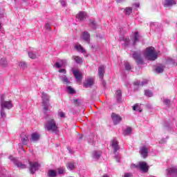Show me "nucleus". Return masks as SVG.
Here are the masks:
<instances>
[{
	"label": "nucleus",
	"instance_id": "obj_1",
	"mask_svg": "<svg viewBox=\"0 0 177 177\" xmlns=\"http://www.w3.org/2000/svg\"><path fill=\"white\" fill-rule=\"evenodd\" d=\"M44 128L48 132H56L57 131V124L53 118H47L46 122L44 124Z\"/></svg>",
	"mask_w": 177,
	"mask_h": 177
},
{
	"label": "nucleus",
	"instance_id": "obj_2",
	"mask_svg": "<svg viewBox=\"0 0 177 177\" xmlns=\"http://www.w3.org/2000/svg\"><path fill=\"white\" fill-rule=\"evenodd\" d=\"M144 56L147 60H151L152 62L157 59V53L154 50V48L149 47L146 48L144 52Z\"/></svg>",
	"mask_w": 177,
	"mask_h": 177
},
{
	"label": "nucleus",
	"instance_id": "obj_3",
	"mask_svg": "<svg viewBox=\"0 0 177 177\" xmlns=\"http://www.w3.org/2000/svg\"><path fill=\"white\" fill-rule=\"evenodd\" d=\"M0 104L1 109H7L8 110H10L12 107H13V103L12 101H6L5 100V95L2 94L0 95Z\"/></svg>",
	"mask_w": 177,
	"mask_h": 177
},
{
	"label": "nucleus",
	"instance_id": "obj_4",
	"mask_svg": "<svg viewBox=\"0 0 177 177\" xmlns=\"http://www.w3.org/2000/svg\"><path fill=\"white\" fill-rule=\"evenodd\" d=\"M41 99H42L43 109L44 110V113H46V111L49 110V107L50 106V104H49L50 97L48 96V94L43 92L41 93Z\"/></svg>",
	"mask_w": 177,
	"mask_h": 177
},
{
	"label": "nucleus",
	"instance_id": "obj_5",
	"mask_svg": "<svg viewBox=\"0 0 177 177\" xmlns=\"http://www.w3.org/2000/svg\"><path fill=\"white\" fill-rule=\"evenodd\" d=\"M72 73L75 76V78L76 79L77 82H78L80 85H81V84H82V73H81V71L73 68Z\"/></svg>",
	"mask_w": 177,
	"mask_h": 177
},
{
	"label": "nucleus",
	"instance_id": "obj_6",
	"mask_svg": "<svg viewBox=\"0 0 177 177\" xmlns=\"http://www.w3.org/2000/svg\"><path fill=\"white\" fill-rule=\"evenodd\" d=\"M133 59H134L137 64H143V58H142L140 52H134L133 54Z\"/></svg>",
	"mask_w": 177,
	"mask_h": 177
},
{
	"label": "nucleus",
	"instance_id": "obj_7",
	"mask_svg": "<svg viewBox=\"0 0 177 177\" xmlns=\"http://www.w3.org/2000/svg\"><path fill=\"white\" fill-rule=\"evenodd\" d=\"M29 165L31 174H35V171H38V169H39V167H41L39 163L37 162H29Z\"/></svg>",
	"mask_w": 177,
	"mask_h": 177
},
{
	"label": "nucleus",
	"instance_id": "obj_8",
	"mask_svg": "<svg viewBox=\"0 0 177 177\" xmlns=\"http://www.w3.org/2000/svg\"><path fill=\"white\" fill-rule=\"evenodd\" d=\"M136 168H139L142 172L149 171V166L146 162H140L139 165L135 166Z\"/></svg>",
	"mask_w": 177,
	"mask_h": 177
},
{
	"label": "nucleus",
	"instance_id": "obj_9",
	"mask_svg": "<svg viewBox=\"0 0 177 177\" xmlns=\"http://www.w3.org/2000/svg\"><path fill=\"white\" fill-rule=\"evenodd\" d=\"M9 158L18 167V168H20L21 169H25V168H27V166L24 164H22L21 162L17 161L16 158H15L13 156H9Z\"/></svg>",
	"mask_w": 177,
	"mask_h": 177
},
{
	"label": "nucleus",
	"instance_id": "obj_10",
	"mask_svg": "<svg viewBox=\"0 0 177 177\" xmlns=\"http://www.w3.org/2000/svg\"><path fill=\"white\" fill-rule=\"evenodd\" d=\"M93 84H95V79L93 77H88L83 83V86L84 88H91Z\"/></svg>",
	"mask_w": 177,
	"mask_h": 177
},
{
	"label": "nucleus",
	"instance_id": "obj_11",
	"mask_svg": "<svg viewBox=\"0 0 177 177\" xmlns=\"http://www.w3.org/2000/svg\"><path fill=\"white\" fill-rule=\"evenodd\" d=\"M140 154H141L142 157L143 158H147V157L149 156V147L146 146H143L140 148Z\"/></svg>",
	"mask_w": 177,
	"mask_h": 177
},
{
	"label": "nucleus",
	"instance_id": "obj_12",
	"mask_svg": "<svg viewBox=\"0 0 177 177\" xmlns=\"http://www.w3.org/2000/svg\"><path fill=\"white\" fill-rule=\"evenodd\" d=\"M111 118L114 122L115 125H117V124H120V122L122 121V118L119 115H117L114 113L111 114Z\"/></svg>",
	"mask_w": 177,
	"mask_h": 177
},
{
	"label": "nucleus",
	"instance_id": "obj_13",
	"mask_svg": "<svg viewBox=\"0 0 177 177\" xmlns=\"http://www.w3.org/2000/svg\"><path fill=\"white\" fill-rule=\"evenodd\" d=\"M111 146L113 149V153L115 154L118 150H120V145H118V141L115 138L111 140Z\"/></svg>",
	"mask_w": 177,
	"mask_h": 177
},
{
	"label": "nucleus",
	"instance_id": "obj_14",
	"mask_svg": "<svg viewBox=\"0 0 177 177\" xmlns=\"http://www.w3.org/2000/svg\"><path fill=\"white\" fill-rule=\"evenodd\" d=\"M81 39L85 41V42H87V44H89L91 42V35L88 32L84 31L82 33Z\"/></svg>",
	"mask_w": 177,
	"mask_h": 177
},
{
	"label": "nucleus",
	"instance_id": "obj_15",
	"mask_svg": "<svg viewBox=\"0 0 177 177\" xmlns=\"http://www.w3.org/2000/svg\"><path fill=\"white\" fill-rule=\"evenodd\" d=\"M174 5H176V1L175 0H164L163 6L165 8H169V6H172Z\"/></svg>",
	"mask_w": 177,
	"mask_h": 177
},
{
	"label": "nucleus",
	"instance_id": "obj_16",
	"mask_svg": "<svg viewBox=\"0 0 177 177\" xmlns=\"http://www.w3.org/2000/svg\"><path fill=\"white\" fill-rule=\"evenodd\" d=\"M105 70L106 67L104 65H101L98 68V75L101 80L103 79V77H104Z\"/></svg>",
	"mask_w": 177,
	"mask_h": 177
},
{
	"label": "nucleus",
	"instance_id": "obj_17",
	"mask_svg": "<svg viewBox=\"0 0 177 177\" xmlns=\"http://www.w3.org/2000/svg\"><path fill=\"white\" fill-rule=\"evenodd\" d=\"M119 41L121 42L122 41H123L124 44V46H128L129 45V42H131V40L129 39V37H122L121 36L119 38Z\"/></svg>",
	"mask_w": 177,
	"mask_h": 177
},
{
	"label": "nucleus",
	"instance_id": "obj_18",
	"mask_svg": "<svg viewBox=\"0 0 177 177\" xmlns=\"http://www.w3.org/2000/svg\"><path fill=\"white\" fill-rule=\"evenodd\" d=\"M39 138H41V136L38 133H33L31 134L30 140V142H38V140H39Z\"/></svg>",
	"mask_w": 177,
	"mask_h": 177
},
{
	"label": "nucleus",
	"instance_id": "obj_19",
	"mask_svg": "<svg viewBox=\"0 0 177 177\" xmlns=\"http://www.w3.org/2000/svg\"><path fill=\"white\" fill-rule=\"evenodd\" d=\"M131 39L133 41V45H135L136 42H139V39H140V35H139V33L138 32H135Z\"/></svg>",
	"mask_w": 177,
	"mask_h": 177
},
{
	"label": "nucleus",
	"instance_id": "obj_20",
	"mask_svg": "<svg viewBox=\"0 0 177 177\" xmlns=\"http://www.w3.org/2000/svg\"><path fill=\"white\" fill-rule=\"evenodd\" d=\"M76 17L82 21V20H84L86 17V12L81 11L76 15Z\"/></svg>",
	"mask_w": 177,
	"mask_h": 177
},
{
	"label": "nucleus",
	"instance_id": "obj_21",
	"mask_svg": "<svg viewBox=\"0 0 177 177\" xmlns=\"http://www.w3.org/2000/svg\"><path fill=\"white\" fill-rule=\"evenodd\" d=\"M21 139L23 145H27V142H28V137L27 135H26V133H22L21 134Z\"/></svg>",
	"mask_w": 177,
	"mask_h": 177
},
{
	"label": "nucleus",
	"instance_id": "obj_22",
	"mask_svg": "<svg viewBox=\"0 0 177 177\" xmlns=\"http://www.w3.org/2000/svg\"><path fill=\"white\" fill-rule=\"evenodd\" d=\"M165 68V66L160 64L156 68V71L158 74H161V73H164V69Z\"/></svg>",
	"mask_w": 177,
	"mask_h": 177
},
{
	"label": "nucleus",
	"instance_id": "obj_23",
	"mask_svg": "<svg viewBox=\"0 0 177 177\" xmlns=\"http://www.w3.org/2000/svg\"><path fill=\"white\" fill-rule=\"evenodd\" d=\"M100 156H102V151H94L93 152V158H95V160H99Z\"/></svg>",
	"mask_w": 177,
	"mask_h": 177
},
{
	"label": "nucleus",
	"instance_id": "obj_24",
	"mask_svg": "<svg viewBox=\"0 0 177 177\" xmlns=\"http://www.w3.org/2000/svg\"><path fill=\"white\" fill-rule=\"evenodd\" d=\"M147 82H148L147 80H144L141 83H140V81L137 80L136 82H134L133 85H136V86L140 85L141 86H143L144 85H146Z\"/></svg>",
	"mask_w": 177,
	"mask_h": 177
},
{
	"label": "nucleus",
	"instance_id": "obj_25",
	"mask_svg": "<svg viewBox=\"0 0 177 177\" xmlns=\"http://www.w3.org/2000/svg\"><path fill=\"white\" fill-rule=\"evenodd\" d=\"M124 13L127 16H129L130 15H131V13H132V8L127 7L126 8H124Z\"/></svg>",
	"mask_w": 177,
	"mask_h": 177
},
{
	"label": "nucleus",
	"instance_id": "obj_26",
	"mask_svg": "<svg viewBox=\"0 0 177 177\" xmlns=\"http://www.w3.org/2000/svg\"><path fill=\"white\" fill-rule=\"evenodd\" d=\"M73 59L76 63H77V64H82V58L80 56H73Z\"/></svg>",
	"mask_w": 177,
	"mask_h": 177
},
{
	"label": "nucleus",
	"instance_id": "obj_27",
	"mask_svg": "<svg viewBox=\"0 0 177 177\" xmlns=\"http://www.w3.org/2000/svg\"><path fill=\"white\" fill-rule=\"evenodd\" d=\"M169 174H170V175H172L174 174H177V167H170L167 169Z\"/></svg>",
	"mask_w": 177,
	"mask_h": 177
},
{
	"label": "nucleus",
	"instance_id": "obj_28",
	"mask_svg": "<svg viewBox=\"0 0 177 177\" xmlns=\"http://www.w3.org/2000/svg\"><path fill=\"white\" fill-rule=\"evenodd\" d=\"M0 64L2 67H8V60L6 58H1L0 60Z\"/></svg>",
	"mask_w": 177,
	"mask_h": 177
},
{
	"label": "nucleus",
	"instance_id": "obj_29",
	"mask_svg": "<svg viewBox=\"0 0 177 177\" xmlns=\"http://www.w3.org/2000/svg\"><path fill=\"white\" fill-rule=\"evenodd\" d=\"M122 95V93L121 92V90H118L115 93V97L118 100V102H121V96Z\"/></svg>",
	"mask_w": 177,
	"mask_h": 177
},
{
	"label": "nucleus",
	"instance_id": "obj_30",
	"mask_svg": "<svg viewBox=\"0 0 177 177\" xmlns=\"http://www.w3.org/2000/svg\"><path fill=\"white\" fill-rule=\"evenodd\" d=\"M61 81L64 82V84H70V80H68V77L66 75H62L60 77Z\"/></svg>",
	"mask_w": 177,
	"mask_h": 177
},
{
	"label": "nucleus",
	"instance_id": "obj_31",
	"mask_svg": "<svg viewBox=\"0 0 177 177\" xmlns=\"http://www.w3.org/2000/svg\"><path fill=\"white\" fill-rule=\"evenodd\" d=\"M75 48L77 49V50H78V52H82V53H85L86 52L82 46H81V44L76 45Z\"/></svg>",
	"mask_w": 177,
	"mask_h": 177
},
{
	"label": "nucleus",
	"instance_id": "obj_32",
	"mask_svg": "<svg viewBox=\"0 0 177 177\" xmlns=\"http://www.w3.org/2000/svg\"><path fill=\"white\" fill-rule=\"evenodd\" d=\"M145 95L147 97H151L153 96V92L150 90H145Z\"/></svg>",
	"mask_w": 177,
	"mask_h": 177
},
{
	"label": "nucleus",
	"instance_id": "obj_33",
	"mask_svg": "<svg viewBox=\"0 0 177 177\" xmlns=\"http://www.w3.org/2000/svg\"><path fill=\"white\" fill-rule=\"evenodd\" d=\"M19 66L22 68V70H26V68H27V63L24 62H21L19 64Z\"/></svg>",
	"mask_w": 177,
	"mask_h": 177
},
{
	"label": "nucleus",
	"instance_id": "obj_34",
	"mask_svg": "<svg viewBox=\"0 0 177 177\" xmlns=\"http://www.w3.org/2000/svg\"><path fill=\"white\" fill-rule=\"evenodd\" d=\"M66 167L68 169H71V171H73V169H74V168H75V165L73 162H68L66 165Z\"/></svg>",
	"mask_w": 177,
	"mask_h": 177
},
{
	"label": "nucleus",
	"instance_id": "obj_35",
	"mask_svg": "<svg viewBox=\"0 0 177 177\" xmlns=\"http://www.w3.org/2000/svg\"><path fill=\"white\" fill-rule=\"evenodd\" d=\"M57 173L54 170H50L48 173V177H56Z\"/></svg>",
	"mask_w": 177,
	"mask_h": 177
},
{
	"label": "nucleus",
	"instance_id": "obj_36",
	"mask_svg": "<svg viewBox=\"0 0 177 177\" xmlns=\"http://www.w3.org/2000/svg\"><path fill=\"white\" fill-rule=\"evenodd\" d=\"M132 132V128L127 127V129L124 131V136H127Z\"/></svg>",
	"mask_w": 177,
	"mask_h": 177
},
{
	"label": "nucleus",
	"instance_id": "obj_37",
	"mask_svg": "<svg viewBox=\"0 0 177 177\" xmlns=\"http://www.w3.org/2000/svg\"><path fill=\"white\" fill-rule=\"evenodd\" d=\"M5 117H6V113H5V109H3V108H1L0 118H5Z\"/></svg>",
	"mask_w": 177,
	"mask_h": 177
},
{
	"label": "nucleus",
	"instance_id": "obj_38",
	"mask_svg": "<svg viewBox=\"0 0 177 177\" xmlns=\"http://www.w3.org/2000/svg\"><path fill=\"white\" fill-rule=\"evenodd\" d=\"M89 26L92 27V28H96V23H95V21L93 19H90Z\"/></svg>",
	"mask_w": 177,
	"mask_h": 177
},
{
	"label": "nucleus",
	"instance_id": "obj_39",
	"mask_svg": "<svg viewBox=\"0 0 177 177\" xmlns=\"http://www.w3.org/2000/svg\"><path fill=\"white\" fill-rule=\"evenodd\" d=\"M28 56L30 59H35L37 57V55H35L34 53L32 52H29L28 53Z\"/></svg>",
	"mask_w": 177,
	"mask_h": 177
},
{
	"label": "nucleus",
	"instance_id": "obj_40",
	"mask_svg": "<svg viewBox=\"0 0 177 177\" xmlns=\"http://www.w3.org/2000/svg\"><path fill=\"white\" fill-rule=\"evenodd\" d=\"M124 67H125L126 70H127V71L131 70V68H132L131 67V64L129 62H125Z\"/></svg>",
	"mask_w": 177,
	"mask_h": 177
},
{
	"label": "nucleus",
	"instance_id": "obj_41",
	"mask_svg": "<svg viewBox=\"0 0 177 177\" xmlns=\"http://www.w3.org/2000/svg\"><path fill=\"white\" fill-rule=\"evenodd\" d=\"M58 115L61 118H66V114L63 111L58 112Z\"/></svg>",
	"mask_w": 177,
	"mask_h": 177
},
{
	"label": "nucleus",
	"instance_id": "obj_42",
	"mask_svg": "<svg viewBox=\"0 0 177 177\" xmlns=\"http://www.w3.org/2000/svg\"><path fill=\"white\" fill-rule=\"evenodd\" d=\"M67 89L69 93H75V91H74V88H72L71 86H68Z\"/></svg>",
	"mask_w": 177,
	"mask_h": 177
},
{
	"label": "nucleus",
	"instance_id": "obj_43",
	"mask_svg": "<svg viewBox=\"0 0 177 177\" xmlns=\"http://www.w3.org/2000/svg\"><path fill=\"white\" fill-rule=\"evenodd\" d=\"M164 104L166 106H169V104H171V100H168V99H165L163 100Z\"/></svg>",
	"mask_w": 177,
	"mask_h": 177
},
{
	"label": "nucleus",
	"instance_id": "obj_44",
	"mask_svg": "<svg viewBox=\"0 0 177 177\" xmlns=\"http://www.w3.org/2000/svg\"><path fill=\"white\" fill-rule=\"evenodd\" d=\"M73 103H74L75 106H80V104H81V102L80 101H78V100H77V99L73 100Z\"/></svg>",
	"mask_w": 177,
	"mask_h": 177
},
{
	"label": "nucleus",
	"instance_id": "obj_45",
	"mask_svg": "<svg viewBox=\"0 0 177 177\" xmlns=\"http://www.w3.org/2000/svg\"><path fill=\"white\" fill-rule=\"evenodd\" d=\"M66 63H67V61L66 59L61 60V66H62V67H63V66H66Z\"/></svg>",
	"mask_w": 177,
	"mask_h": 177
},
{
	"label": "nucleus",
	"instance_id": "obj_46",
	"mask_svg": "<svg viewBox=\"0 0 177 177\" xmlns=\"http://www.w3.org/2000/svg\"><path fill=\"white\" fill-rule=\"evenodd\" d=\"M51 27H52V26L50 25V24L47 23V24H46V30H50Z\"/></svg>",
	"mask_w": 177,
	"mask_h": 177
},
{
	"label": "nucleus",
	"instance_id": "obj_47",
	"mask_svg": "<svg viewBox=\"0 0 177 177\" xmlns=\"http://www.w3.org/2000/svg\"><path fill=\"white\" fill-rule=\"evenodd\" d=\"M55 67H57V68H62V64H60L59 62L55 63Z\"/></svg>",
	"mask_w": 177,
	"mask_h": 177
},
{
	"label": "nucleus",
	"instance_id": "obj_48",
	"mask_svg": "<svg viewBox=\"0 0 177 177\" xmlns=\"http://www.w3.org/2000/svg\"><path fill=\"white\" fill-rule=\"evenodd\" d=\"M59 73H63V74H66L67 71H66V69H59Z\"/></svg>",
	"mask_w": 177,
	"mask_h": 177
},
{
	"label": "nucleus",
	"instance_id": "obj_49",
	"mask_svg": "<svg viewBox=\"0 0 177 177\" xmlns=\"http://www.w3.org/2000/svg\"><path fill=\"white\" fill-rule=\"evenodd\" d=\"M64 170L62 169H59L58 170V174H64Z\"/></svg>",
	"mask_w": 177,
	"mask_h": 177
},
{
	"label": "nucleus",
	"instance_id": "obj_50",
	"mask_svg": "<svg viewBox=\"0 0 177 177\" xmlns=\"http://www.w3.org/2000/svg\"><path fill=\"white\" fill-rule=\"evenodd\" d=\"M134 6H136V8H139V6H140V4L139 3H136L133 4Z\"/></svg>",
	"mask_w": 177,
	"mask_h": 177
},
{
	"label": "nucleus",
	"instance_id": "obj_51",
	"mask_svg": "<svg viewBox=\"0 0 177 177\" xmlns=\"http://www.w3.org/2000/svg\"><path fill=\"white\" fill-rule=\"evenodd\" d=\"M61 5H62V6H66V1H61Z\"/></svg>",
	"mask_w": 177,
	"mask_h": 177
},
{
	"label": "nucleus",
	"instance_id": "obj_52",
	"mask_svg": "<svg viewBox=\"0 0 177 177\" xmlns=\"http://www.w3.org/2000/svg\"><path fill=\"white\" fill-rule=\"evenodd\" d=\"M125 0H116L118 3H121V2H124Z\"/></svg>",
	"mask_w": 177,
	"mask_h": 177
},
{
	"label": "nucleus",
	"instance_id": "obj_53",
	"mask_svg": "<svg viewBox=\"0 0 177 177\" xmlns=\"http://www.w3.org/2000/svg\"><path fill=\"white\" fill-rule=\"evenodd\" d=\"M137 107H138V104L134 105L133 106V110H134V111H136Z\"/></svg>",
	"mask_w": 177,
	"mask_h": 177
},
{
	"label": "nucleus",
	"instance_id": "obj_54",
	"mask_svg": "<svg viewBox=\"0 0 177 177\" xmlns=\"http://www.w3.org/2000/svg\"><path fill=\"white\" fill-rule=\"evenodd\" d=\"M19 147L21 148V150H23V151H24V148L23 147V145H21V144H19Z\"/></svg>",
	"mask_w": 177,
	"mask_h": 177
},
{
	"label": "nucleus",
	"instance_id": "obj_55",
	"mask_svg": "<svg viewBox=\"0 0 177 177\" xmlns=\"http://www.w3.org/2000/svg\"><path fill=\"white\" fill-rule=\"evenodd\" d=\"M117 162H120V157L115 156Z\"/></svg>",
	"mask_w": 177,
	"mask_h": 177
},
{
	"label": "nucleus",
	"instance_id": "obj_56",
	"mask_svg": "<svg viewBox=\"0 0 177 177\" xmlns=\"http://www.w3.org/2000/svg\"><path fill=\"white\" fill-rule=\"evenodd\" d=\"M79 139H82V135H79Z\"/></svg>",
	"mask_w": 177,
	"mask_h": 177
},
{
	"label": "nucleus",
	"instance_id": "obj_57",
	"mask_svg": "<svg viewBox=\"0 0 177 177\" xmlns=\"http://www.w3.org/2000/svg\"><path fill=\"white\" fill-rule=\"evenodd\" d=\"M102 177H109L107 175H104Z\"/></svg>",
	"mask_w": 177,
	"mask_h": 177
},
{
	"label": "nucleus",
	"instance_id": "obj_58",
	"mask_svg": "<svg viewBox=\"0 0 177 177\" xmlns=\"http://www.w3.org/2000/svg\"><path fill=\"white\" fill-rule=\"evenodd\" d=\"M159 143H162V141H160Z\"/></svg>",
	"mask_w": 177,
	"mask_h": 177
},
{
	"label": "nucleus",
	"instance_id": "obj_59",
	"mask_svg": "<svg viewBox=\"0 0 177 177\" xmlns=\"http://www.w3.org/2000/svg\"><path fill=\"white\" fill-rule=\"evenodd\" d=\"M1 27H2V26H1V24H0V28H1Z\"/></svg>",
	"mask_w": 177,
	"mask_h": 177
}]
</instances>
